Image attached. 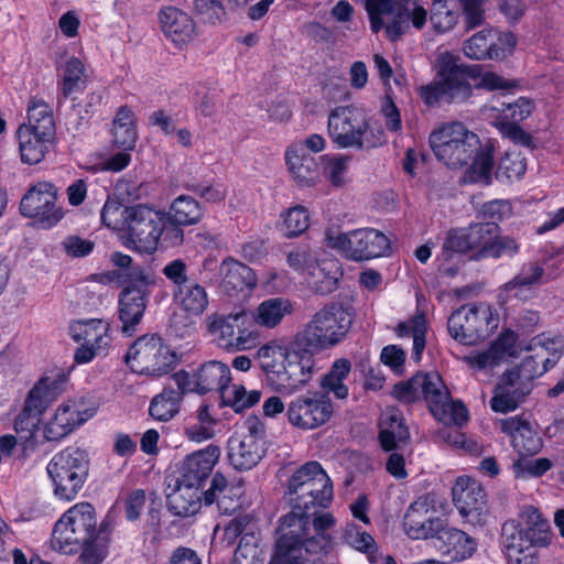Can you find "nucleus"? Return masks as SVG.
Masks as SVG:
<instances>
[{
  "mask_svg": "<svg viewBox=\"0 0 564 564\" xmlns=\"http://www.w3.org/2000/svg\"><path fill=\"white\" fill-rule=\"evenodd\" d=\"M254 359L273 389L282 394L303 390L323 369L321 360L302 346L300 336L294 340L273 338L267 341L258 348Z\"/></svg>",
  "mask_w": 564,
  "mask_h": 564,
  "instance_id": "f257e3e1",
  "label": "nucleus"
},
{
  "mask_svg": "<svg viewBox=\"0 0 564 564\" xmlns=\"http://www.w3.org/2000/svg\"><path fill=\"white\" fill-rule=\"evenodd\" d=\"M429 143L435 158L451 169L463 167L473 161L465 174L467 182L491 184L494 150L482 148L479 137L463 122L438 124L430 133Z\"/></svg>",
  "mask_w": 564,
  "mask_h": 564,
  "instance_id": "f03ea898",
  "label": "nucleus"
},
{
  "mask_svg": "<svg viewBox=\"0 0 564 564\" xmlns=\"http://www.w3.org/2000/svg\"><path fill=\"white\" fill-rule=\"evenodd\" d=\"M327 132L338 149H373L387 142L381 127H373L371 117L356 105L337 106L327 119Z\"/></svg>",
  "mask_w": 564,
  "mask_h": 564,
  "instance_id": "7ed1b4c3",
  "label": "nucleus"
},
{
  "mask_svg": "<svg viewBox=\"0 0 564 564\" xmlns=\"http://www.w3.org/2000/svg\"><path fill=\"white\" fill-rule=\"evenodd\" d=\"M311 512L292 510L279 521L278 538L269 564H303L311 539Z\"/></svg>",
  "mask_w": 564,
  "mask_h": 564,
  "instance_id": "20e7f679",
  "label": "nucleus"
},
{
  "mask_svg": "<svg viewBox=\"0 0 564 564\" xmlns=\"http://www.w3.org/2000/svg\"><path fill=\"white\" fill-rule=\"evenodd\" d=\"M352 319L350 308L341 304H330L317 311L297 336L306 348H333L346 338Z\"/></svg>",
  "mask_w": 564,
  "mask_h": 564,
  "instance_id": "39448f33",
  "label": "nucleus"
},
{
  "mask_svg": "<svg viewBox=\"0 0 564 564\" xmlns=\"http://www.w3.org/2000/svg\"><path fill=\"white\" fill-rule=\"evenodd\" d=\"M95 509L88 502H79L69 508L55 523L52 546L64 554H73L82 545L91 543L96 538Z\"/></svg>",
  "mask_w": 564,
  "mask_h": 564,
  "instance_id": "423d86ee",
  "label": "nucleus"
},
{
  "mask_svg": "<svg viewBox=\"0 0 564 564\" xmlns=\"http://www.w3.org/2000/svg\"><path fill=\"white\" fill-rule=\"evenodd\" d=\"M366 9L370 19V26L378 33L383 26L390 41H398L413 25L421 30L427 19L424 8L412 4L402 6L395 0H366Z\"/></svg>",
  "mask_w": 564,
  "mask_h": 564,
  "instance_id": "0eeeda50",
  "label": "nucleus"
},
{
  "mask_svg": "<svg viewBox=\"0 0 564 564\" xmlns=\"http://www.w3.org/2000/svg\"><path fill=\"white\" fill-rule=\"evenodd\" d=\"M46 470L54 484L56 497L70 501L76 498L87 479L88 454L78 447H66L51 458Z\"/></svg>",
  "mask_w": 564,
  "mask_h": 564,
  "instance_id": "6e6552de",
  "label": "nucleus"
},
{
  "mask_svg": "<svg viewBox=\"0 0 564 564\" xmlns=\"http://www.w3.org/2000/svg\"><path fill=\"white\" fill-rule=\"evenodd\" d=\"M208 332L217 346L228 352L253 349L260 341V332L245 311L209 316Z\"/></svg>",
  "mask_w": 564,
  "mask_h": 564,
  "instance_id": "1a4fd4ad",
  "label": "nucleus"
},
{
  "mask_svg": "<svg viewBox=\"0 0 564 564\" xmlns=\"http://www.w3.org/2000/svg\"><path fill=\"white\" fill-rule=\"evenodd\" d=\"M265 425L256 415H249L228 440V459L236 470H250L267 452Z\"/></svg>",
  "mask_w": 564,
  "mask_h": 564,
  "instance_id": "9d476101",
  "label": "nucleus"
},
{
  "mask_svg": "<svg viewBox=\"0 0 564 564\" xmlns=\"http://www.w3.org/2000/svg\"><path fill=\"white\" fill-rule=\"evenodd\" d=\"M67 376L62 370L45 373L29 391L24 406L14 421L15 431L33 436L43 412L65 390Z\"/></svg>",
  "mask_w": 564,
  "mask_h": 564,
  "instance_id": "9b49d317",
  "label": "nucleus"
},
{
  "mask_svg": "<svg viewBox=\"0 0 564 564\" xmlns=\"http://www.w3.org/2000/svg\"><path fill=\"white\" fill-rule=\"evenodd\" d=\"M325 236L328 247L355 261L383 257L390 249L389 238L373 228H360L348 232L328 229Z\"/></svg>",
  "mask_w": 564,
  "mask_h": 564,
  "instance_id": "f8f14e48",
  "label": "nucleus"
},
{
  "mask_svg": "<svg viewBox=\"0 0 564 564\" xmlns=\"http://www.w3.org/2000/svg\"><path fill=\"white\" fill-rule=\"evenodd\" d=\"M154 283L153 273L139 265L126 274V284L119 297V318L123 334H134L147 308L150 288Z\"/></svg>",
  "mask_w": 564,
  "mask_h": 564,
  "instance_id": "ddd939ff",
  "label": "nucleus"
},
{
  "mask_svg": "<svg viewBox=\"0 0 564 564\" xmlns=\"http://www.w3.org/2000/svg\"><path fill=\"white\" fill-rule=\"evenodd\" d=\"M414 383L421 398L427 402L434 417L446 425H463L468 420V411L460 401H453L442 377L437 372L417 373Z\"/></svg>",
  "mask_w": 564,
  "mask_h": 564,
  "instance_id": "4468645a",
  "label": "nucleus"
},
{
  "mask_svg": "<svg viewBox=\"0 0 564 564\" xmlns=\"http://www.w3.org/2000/svg\"><path fill=\"white\" fill-rule=\"evenodd\" d=\"M490 305L467 304L456 310L448 318L449 335L464 345H475L497 326Z\"/></svg>",
  "mask_w": 564,
  "mask_h": 564,
  "instance_id": "2eb2a0df",
  "label": "nucleus"
},
{
  "mask_svg": "<svg viewBox=\"0 0 564 564\" xmlns=\"http://www.w3.org/2000/svg\"><path fill=\"white\" fill-rule=\"evenodd\" d=\"M126 361L140 373L162 376L177 362L176 354L158 336H142L129 348Z\"/></svg>",
  "mask_w": 564,
  "mask_h": 564,
  "instance_id": "dca6fc26",
  "label": "nucleus"
},
{
  "mask_svg": "<svg viewBox=\"0 0 564 564\" xmlns=\"http://www.w3.org/2000/svg\"><path fill=\"white\" fill-rule=\"evenodd\" d=\"M462 73L457 72V57L448 52L437 57L438 80L421 86L419 96L427 106H434L442 99L447 101H464L469 98V88L459 82Z\"/></svg>",
  "mask_w": 564,
  "mask_h": 564,
  "instance_id": "f3484780",
  "label": "nucleus"
},
{
  "mask_svg": "<svg viewBox=\"0 0 564 564\" xmlns=\"http://www.w3.org/2000/svg\"><path fill=\"white\" fill-rule=\"evenodd\" d=\"M164 214L144 205L131 206L128 212V248L151 254L163 232Z\"/></svg>",
  "mask_w": 564,
  "mask_h": 564,
  "instance_id": "a211bd4d",
  "label": "nucleus"
},
{
  "mask_svg": "<svg viewBox=\"0 0 564 564\" xmlns=\"http://www.w3.org/2000/svg\"><path fill=\"white\" fill-rule=\"evenodd\" d=\"M70 337L80 346L75 351L77 364H88L107 355L112 341L110 323L101 318L74 321L69 325Z\"/></svg>",
  "mask_w": 564,
  "mask_h": 564,
  "instance_id": "6ab92c4d",
  "label": "nucleus"
},
{
  "mask_svg": "<svg viewBox=\"0 0 564 564\" xmlns=\"http://www.w3.org/2000/svg\"><path fill=\"white\" fill-rule=\"evenodd\" d=\"M562 354L563 340L561 337L540 334L530 340L521 365L511 371H516L517 376L531 384L535 378L553 368L561 359Z\"/></svg>",
  "mask_w": 564,
  "mask_h": 564,
  "instance_id": "aec40b11",
  "label": "nucleus"
},
{
  "mask_svg": "<svg viewBox=\"0 0 564 564\" xmlns=\"http://www.w3.org/2000/svg\"><path fill=\"white\" fill-rule=\"evenodd\" d=\"M498 225L480 223L468 228L454 229L447 234L443 245L442 256L449 259L453 253L471 252L475 259L488 258Z\"/></svg>",
  "mask_w": 564,
  "mask_h": 564,
  "instance_id": "412c9836",
  "label": "nucleus"
},
{
  "mask_svg": "<svg viewBox=\"0 0 564 564\" xmlns=\"http://www.w3.org/2000/svg\"><path fill=\"white\" fill-rule=\"evenodd\" d=\"M520 522L506 521L501 529L502 540L510 535L517 538V543L529 546L547 547L553 540V532L549 520L532 505H525L519 512Z\"/></svg>",
  "mask_w": 564,
  "mask_h": 564,
  "instance_id": "4be33fe9",
  "label": "nucleus"
},
{
  "mask_svg": "<svg viewBox=\"0 0 564 564\" xmlns=\"http://www.w3.org/2000/svg\"><path fill=\"white\" fill-rule=\"evenodd\" d=\"M334 412L332 400L323 392L301 394L286 408L289 423L300 430L310 431L326 424Z\"/></svg>",
  "mask_w": 564,
  "mask_h": 564,
  "instance_id": "5701e85b",
  "label": "nucleus"
},
{
  "mask_svg": "<svg viewBox=\"0 0 564 564\" xmlns=\"http://www.w3.org/2000/svg\"><path fill=\"white\" fill-rule=\"evenodd\" d=\"M446 521L437 514L435 500L430 495L416 498L403 517V530L412 540L436 539Z\"/></svg>",
  "mask_w": 564,
  "mask_h": 564,
  "instance_id": "b1692460",
  "label": "nucleus"
},
{
  "mask_svg": "<svg viewBox=\"0 0 564 564\" xmlns=\"http://www.w3.org/2000/svg\"><path fill=\"white\" fill-rule=\"evenodd\" d=\"M57 189L48 182H39L22 197L20 210L23 216L35 218L43 228H52L64 216L63 209L56 206Z\"/></svg>",
  "mask_w": 564,
  "mask_h": 564,
  "instance_id": "393cba45",
  "label": "nucleus"
},
{
  "mask_svg": "<svg viewBox=\"0 0 564 564\" xmlns=\"http://www.w3.org/2000/svg\"><path fill=\"white\" fill-rule=\"evenodd\" d=\"M453 502L459 514L473 525H481L488 516L487 496L484 487L474 478L457 477L452 489Z\"/></svg>",
  "mask_w": 564,
  "mask_h": 564,
  "instance_id": "a878e982",
  "label": "nucleus"
},
{
  "mask_svg": "<svg viewBox=\"0 0 564 564\" xmlns=\"http://www.w3.org/2000/svg\"><path fill=\"white\" fill-rule=\"evenodd\" d=\"M219 456V447L212 444L187 455L182 462L176 480L203 488Z\"/></svg>",
  "mask_w": 564,
  "mask_h": 564,
  "instance_id": "bb28decb",
  "label": "nucleus"
},
{
  "mask_svg": "<svg viewBox=\"0 0 564 564\" xmlns=\"http://www.w3.org/2000/svg\"><path fill=\"white\" fill-rule=\"evenodd\" d=\"M517 336L512 330L501 333L488 349L464 356L463 360L473 369L491 371L516 355Z\"/></svg>",
  "mask_w": 564,
  "mask_h": 564,
  "instance_id": "cd10ccee",
  "label": "nucleus"
},
{
  "mask_svg": "<svg viewBox=\"0 0 564 564\" xmlns=\"http://www.w3.org/2000/svg\"><path fill=\"white\" fill-rule=\"evenodd\" d=\"M530 389L531 384L524 382L517 376L516 371H506L494 390L490 400L491 410L499 413L514 411L530 392Z\"/></svg>",
  "mask_w": 564,
  "mask_h": 564,
  "instance_id": "c85d7f7f",
  "label": "nucleus"
},
{
  "mask_svg": "<svg viewBox=\"0 0 564 564\" xmlns=\"http://www.w3.org/2000/svg\"><path fill=\"white\" fill-rule=\"evenodd\" d=\"M94 414V409H82L72 402L64 403L56 409L53 417L45 424L44 437L47 441H59L93 417Z\"/></svg>",
  "mask_w": 564,
  "mask_h": 564,
  "instance_id": "c756f323",
  "label": "nucleus"
},
{
  "mask_svg": "<svg viewBox=\"0 0 564 564\" xmlns=\"http://www.w3.org/2000/svg\"><path fill=\"white\" fill-rule=\"evenodd\" d=\"M497 425L502 433L511 438L513 448L520 455H534L541 451L542 438L528 420L521 416H510L498 420Z\"/></svg>",
  "mask_w": 564,
  "mask_h": 564,
  "instance_id": "7c9ffc66",
  "label": "nucleus"
},
{
  "mask_svg": "<svg viewBox=\"0 0 564 564\" xmlns=\"http://www.w3.org/2000/svg\"><path fill=\"white\" fill-rule=\"evenodd\" d=\"M289 490L291 506L295 510L311 512L316 507L325 508L333 499V485L329 477L314 479L313 484H305Z\"/></svg>",
  "mask_w": 564,
  "mask_h": 564,
  "instance_id": "2f4dec72",
  "label": "nucleus"
},
{
  "mask_svg": "<svg viewBox=\"0 0 564 564\" xmlns=\"http://www.w3.org/2000/svg\"><path fill=\"white\" fill-rule=\"evenodd\" d=\"M434 546L442 555L459 562L474 555L477 550V542L460 529L449 527L446 523L435 539Z\"/></svg>",
  "mask_w": 564,
  "mask_h": 564,
  "instance_id": "473e14b6",
  "label": "nucleus"
},
{
  "mask_svg": "<svg viewBox=\"0 0 564 564\" xmlns=\"http://www.w3.org/2000/svg\"><path fill=\"white\" fill-rule=\"evenodd\" d=\"M241 486L228 485L226 477L216 473L212 478L210 488L204 492V503H216L219 513L231 514L241 507Z\"/></svg>",
  "mask_w": 564,
  "mask_h": 564,
  "instance_id": "72a5a7b5",
  "label": "nucleus"
},
{
  "mask_svg": "<svg viewBox=\"0 0 564 564\" xmlns=\"http://www.w3.org/2000/svg\"><path fill=\"white\" fill-rule=\"evenodd\" d=\"M161 30L176 46L189 43L195 36V23L184 11L166 7L159 13Z\"/></svg>",
  "mask_w": 564,
  "mask_h": 564,
  "instance_id": "f704fd0d",
  "label": "nucleus"
},
{
  "mask_svg": "<svg viewBox=\"0 0 564 564\" xmlns=\"http://www.w3.org/2000/svg\"><path fill=\"white\" fill-rule=\"evenodd\" d=\"M285 161L294 182L301 187L315 186L321 177L317 161L301 145H290L285 152Z\"/></svg>",
  "mask_w": 564,
  "mask_h": 564,
  "instance_id": "c9c22d12",
  "label": "nucleus"
},
{
  "mask_svg": "<svg viewBox=\"0 0 564 564\" xmlns=\"http://www.w3.org/2000/svg\"><path fill=\"white\" fill-rule=\"evenodd\" d=\"M223 290L232 295L256 288L258 279L254 271L240 261L228 257L219 265Z\"/></svg>",
  "mask_w": 564,
  "mask_h": 564,
  "instance_id": "e433bc0d",
  "label": "nucleus"
},
{
  "mask_svg": "<svg viewBox=\"0 0 564 564\" xmlns=\"http://www.w3.org/2000/svg\"><path fill=\"white\" fill-rule=\"evenodd\" d=\"M18 139L21 160L23 163L30 165L43 161L55 142V135L29 131L26 129L18 130Z\"/></svg>",
  "mask_w": 564,
  "mask_h": 564,
  "instance_id": "4c0bfd02",
  "label": "nucleus"
},
{
  "mask_svg": "<svg viewBox=\"0 0 564 564\" xmlns=\"http://www.w3.org/2000/svg\"><path fill=\"white\" fill-rule=\"evenodd\" d=\"M292 312L293 304L291 300L285 297H270L262 301L254 308L251 321L253 325L273 329Z\"/></svg>",
  "mask_w": 564,
  "mask_h": 564,
  "instance_id": "58836bf2",
  "label": "nucleus"
},
{
  "mask_svg": "<svg viewBox=\"0 0 564 564\" xmlns=\"http://www.w3.org/2000/svg\"><path fill=\"white\" fill-rule=\"evenodd\" d=\"M203 488L176 480L175 489L169 495L170 509L180 517L197 513L204 502Z\"/></svg>",
  "mask_w": 564,
  "mask_h": 564,
  "instance_id": "ea45409f",
  "label": "nucleus"
},
{
  "mask_svg": "<svg viewBox=\"0 0 564 564\" xmlns=\"http://www.w3.org/2000/svg\"><path fill=\"white\" fill-rule=\"evenodd\" d=\"M457 72L462 73L459 82H463L469 88V96L471 95L470 80L474 82L476 88L486 90H505L514 86L510 80L505 79L494 72L482 70L479 65L468 66L460 64L459 58H457Z\"/></svg>",
  "mask_w": 564,
  "mask_h": 564,
  "instance_id": "a19ab883",
  "label": "nucleus"
},
{
  "mask_svg": "<svg viewBox=\"0 0 564 564\" xmlns=\"http://www.w3.org/2000/svg\"><path fill=\"white\" fill-rule=\"evenodd\" d=\"M409 435L400 411L393 408L386 409L380 417L379 440L382 448L392 451L399 443L405 442Z\"/></svg>",
  "mask_w": 564,
  "mask_h": 564,
  "instance_id": "79ce46f5",
  "label": "nucleus"
},
{
  "mask_svg": "<svg viewBox=\"0 0 564 564\" xmlns=\"http://www.w3.org/2000/svg\"><path fill=\"white\" fill-rule=\"evenodd\" d=\"M338 262L335 260L315 261L304 278L307 286L316 293L328 294L335 291L340 275Z\"/></svg>",
  "mask_w": 564,
  "mask_h": 564,
  "instance_id": "37998d69",
  "label": "nucleus"
},
{
  "mask_svg": "<svg viewBox=\"0 0 564 564\" xmlns=\"http://www.w3.org/2000/svg\"><path fill=\"white\" fill-rule=\"evenodd\" d=\"M196 377L199 394L212 391H218L221 394L227 383L231 380V371L226 364L212 360L203 364L196 370Z\"/></svg>",
  "mask_w": 564,
  "mask_h": 564,
  "instance_id": "c03bdc74",
  "label": "nucleus"
},
{
  "mask_svg": "<svg viewBox=\"0 0 564 564\" xmlns=\"http://www.w3.org/2000/svg\"><path fill=\"white\" fill-rule=\"evenodd\" d=\"M87 82L88 74L84 63L78 57H69L63 69L58 101L74 98L75 95L85 89Z\"/></svg>",
  "mask_w": 564,
  "mask_h": 564,
  "instance_id": "a18cd8bd",
  "label": "nucleus"
},
{
  "mask_svg": "<svg viewBox=\"0 0 564 564\" xmlns=\"http://www.w3.org/2000/svg\"><path fill=\"white\" fill-rule=\"evenodd\" d=\"M173 300L182 311L195 316L203 314L208 305L205 288L194 280L178 289H173Z\"/></svg>",
  "mask_w": 564,
  "mask_h": 564,
  "instance_id": "49530a36",
  "label": "nucleus"
},
{
  "mask_svg": "<svg viewBox=\"0 0 564 564\" xmlns=\"http://www.w3.org/2000/svg\"><path fill=\"white\" fill-rule=\"evenodd\" d=\"M134 113L126 106L118 109L112 121V141L123 150H132L137 142Z\"/></svg>",
  "mask_w": 564,
  "mask_h": 564,
  "instance_id": "de8ad7c7",
  "label": "nucleus"
},
{
  "mask_svg": "<svg viewBox=\"0 0 564 564\" xmlns=\"http://www.w3.org/2000/svg\"><path fill=\"white\" fill-rule=\"evenodd\" d=\"M351 370V362L346 358L336 359L329 371L321 377L319 387L326 393H333L337 399L344 400L348 397L349 389L345 379Z\"/></svg>",
  "mask_w": 564,
  "mask_h": 564,
  "instance_id": "09e8293b",
  "label": "nucleus"
},
{
  "mask_svg": "<svg viewBox=\"0 0 564 564\" xmlns=\"http://www.w3.org/2000/svg\"><path fill=\"white\" fill-rule=\"evenodd\" d=\"M311 511L315 517L312 522L313 534L308 540L307 550L313 554H319L330 545L336 519L329 512L316 513L314 510Z\"/></svg>",
  "mask_w": 564,
  "mask_h": 564,
  "instance_id": "8fccbe9b",
  "label": "nucleus"
},
{
  "mask_svg": "<svg viewBox=\"0 0 564 564\" xmlns=\"http://www.w3.org/2000/svg\"><path fill=\"white\" fill-rule=\"evenodd\" d=\"M464 53L476 61L501 59V52L495 45V31L481 30L470 36L464 44Z\"/></svg>",
  "mask_w": 564,
  "mask_h": 564,
  "instance_id": "3c124183",
  "label": "nucleus"
},
{
  "mask_svg": "<svg viewBox=\"0 0 564 564\" xmlns=\"http://www.w3.org/2000/svg\"><path fill=\"white\" fill-rule=\"evenodd\" d=\"M19 129L55 135L52 108L41 99H32L28 107V122L21 124Z\"/></svg>",
  "mask_w": 564,
  "mask_h": 564,
  "instance_id": "603ef678",
  "label": "nucleus"
},
{
  "mask_svg": "<svg viewBox=\"0 0 564 564\" xmlns=\"http://www.w3.org/2000/svg\"><path fill=\"white\" fill-rule=\"evenodd\" d=\"M181 403V392L172 387H165L151 400L149 413L156 421L167 422L180 412Z\"/></svg>",
  "mask_w": 564,
  "mask_h": 564,
  "instance_id": "864d4df0",
  "label": "nucleus"
},
{
  "mask_svg": "<svg viewBox=\"0 0 564 564\" xmlns=\"http://www.w3.org/2000/svg\"><path fill=\"white\" fill-rule=\"evenodd\" d=\"M203 214L204 210L195 198L181 195L172 202L167 216L175 223L191 226L197 224Z\"/></svg>",
  "mask_w": 564,
  "mask_h": 564,
  "instance_id": "5fc2aeb1",
  "label": "nucleus"
},
{
  "mask_svg": "<svg viewBox=\"0 0 564 564\" xmlns=\"http://www.w3.org/2000/svg\"><path fill=\"white\" fill-rule=\"evenodd\" d=\"M427 332V323L424 315H416L397 327L399 337H412L413 339V359L420 361L422 352L425 348V337Z\"/></svg>",
  "mask_w": 564,
  "mask_h": 564,
  "instance_id": "6e6d98bb",
  "label": "nucleus"
},
{
  "mask_svg": "<svg viewBox=\"0 0 564 564\" xmlns=\"http://www.w3.org/2000/svg\"><path fill=\"white\" fill-rule=\"evenodd\" d=\"M223 403L232 408L236 412H241L256 405L261 399L259 390H247L241 384L227 383L221 393Z\"/></svg>",
  "mask_w": 564,
  "mask_h": 564,
  "instance_id": "4d7b16f0",
  "label": "nucleus"
},
{
  "mask_svg": "<svg viewBox=\"0 0 564 564\" xmlns=\"http://www.w3.org/2000/svg\"><path fill=\"white\" fill-rule=\"evenodd\" d=\"M281 218L280 230L286 238L297 237L310 227V214L301 205L290 207L281 214Z\"/></svg>",
  "mask_w": 564,
  "mask_h": 564,
  "instance_id": "13d9d810",
  "label": "nucleus"
},
{
  "mask_svg": "<svg viewBox=\"0 0 564 564\" xmlns=\"http://www.w3.org/2000/svg\"><path fill=\"white\" fill-rule=\"evenodd\" d=\"M527 171V162L521 152L508 151L500 159L496 178L501 182H513L520 180Z\"/></svg>",
  "mask_w": 564,
  "mask_h": 564,
  "instance_id": "bf43d9fd",
  "label": "nucleus"
},
{
  "mask_svg": "<svg viewBox=\"0 0 564 564\" xmlns=\"http://www.w3.org/2000/svg\"><path fill=\"white\" fill-rule=\"evenodd\" d=\"M260 535L246 534L239 540L232 564H262V551L259 547Z\"/></svg>",
  "mask_w": 564,
  "mask_h": 564,
  "instance_id": "052dcab7",
  "label": "nucleus"
},
{
  "mask_svg": "<svg viewBox=\"0 0 564 564\" xmlns=\"http://www.w3.org/2000/svg\"><path fill=\"white\" fill-rule=\"evenodd\" d=\"M260 535V530L249 514H242L231 519L224 528V540L228 545H232L238 538L246 534Z\"/></svg>",
  "mask_w": 564,
  "mask_h": 564,
  "instance_id": "680f3d73",
  "label": "nucleus"
},
{
  "mask_svg": "<svg viewBox=\"0 0 564 564\" xmlns=\"http://www.w3.org/2000/svg\"><path fill=\"white\" fill-rule=\"evenodd\" d=\"M517 538L510 535L509 540H502L509 564H540L534 546L517 543Z\"/></svg>",
  "mask_w": 564,
  "mask_h": 564,
  "instance_id": "e2e57ef3",
  "label": "nucleus"
},
{
  "mask_svg": "<svg viewBox=\"0 0 564 564\" xmlns=\"http://www.w3.org/2000/svg\"><path fill=\"white\" fill-rule=\"evenodd\" d=\"M324 176L334 186H341L345 183V176L348 171L350 156L344 154L323 155Z\"/></svg>",
  "mask_w": 564,
  "mask_h": 564,
  "instance_id": "0e129e2a",
  "label": "nucleus"
},
{
  "mask_svg": "<svg viewBox=\"0 0 564 564\" xmlns=\"http://www.w3.org/2000/svg\"><path fill=\"white\" fill-rule=\"evenodd\" d=\"M544 272L545 269L542 265L535 262L527 263L511 281L505 284V289L511 292L518 288H527L535 283L544 282Z\"/></svg>",
  "mask_w": 564,
  "mask_h": 564,
  "instance_id": "69168bd1",
  "label": "nucleus"
},
{
  "mask_svg": "<svg viewBox=\"0 0 564 564\" xmlns=\"http://www.w3.org/2000/svg\"><path fill=\"white\" fill-rule=\"evenodd\" d=\"M130 207L122 206L119 202L107 199L101 210V221L108 228L120 230L128 224Z\"/></svg>",
  "mask_w": 564,
  "mask_h": 564,
  "instance_id": "338daca9",
  "label": "nucleus"
},
{
  "mask_svg": "<svg viewBox=\"0 0 564 564\" xmlns=\"http://www.w3.org/2000/svg\"><path fill=\"white\" fill-rule=\"evenodd\" d=\"M430 20L435 31L445 33L456 24L457 14L443 0H437L433 3Z\"/></svg>",
  "mask_w": 564,
  "mask_h": 564,
  "instance_id": "774afa93",
  "label": "nucleus"
}]
</instances>
